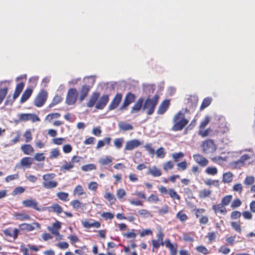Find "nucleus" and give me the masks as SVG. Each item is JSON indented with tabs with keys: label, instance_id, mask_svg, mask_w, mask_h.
I'll use <instances>...</instances> for the list:
<instances>
[{
	"label": "nucleus",
	"instance_id": "obj_1",
	"mask_svg": "<svg viewBox=\"0 0 255 255\" xmlns=\"http://www.w3.org/2000/svg\"><path fill=\"white\" fill-rule=\"evenodd\" d=\"M158 101L159 96L157 95H155L152 97H148L143 101L142 111H145L148 116L152 115L158 103Z\"/></svg>",
	"mask_w": 255,
	"mask_h": 255
},
{
	"label": "nucleus",
	"instance_id": "obj_2",
	"mask_svg": "<svg viewBox=\"0 0 255 255\" xmlns=\"http://www.w3.org/2000/svg\"><path fill=\"white\" fill-rule=\"evenodd\" d=\"M174 125L172 127V130L179 131L182 130L188 123V121L184 118V114L179 112L174 117Z\"/></svg>",
	"mask_w": 255,
	"mask_h": 255
},
{
	"label": "nucleus",
	"instance_id": "obj_3",
	"mask_svg": "<svg viewBox=\"0 0 255 255\" xmlns=\"http://www.w3.org/2000/svg\"><path fill=\"white\" fill-rule=\"evenodd\" d=\"M54 173H47L42 175V186L46 189H52L56 187L58 182L53 179L55 177Z\"/></svg>",
	"mask_w": 255,
	"mask_h": 255
},
{
	"label": "nucleus",
	"instance_id": "obj_4",
	"mask_svg": "<svg viewBox=\"0 0 255 255\" xmlns=\"http://www.w3.org/2000/svg\"><path fill=\"white\" fill-rule=\"evenodd\" d=\"M47 97L48 93L45 90H41L34 100V105L37 107H42L46 102Z\"/></svg>",
	"mask_w": 255,
	"mask_h": 255
},
{
	"label": "nucleus",
	"instance_id": "obj_5",
	"mask_svg": "<svg viewBox=\"0 0 255 255\" xmlns=\"http://www.w3.org/2000/svg\"><path fill=\"white\" fill-rule=\"evenodd\" d=\"M203 150L205 153H210L214 152L216 149V146L213 140L208 139L202 144Z\"/></svg>",
	"mask_w": 255,
	"mask_h": 255
},
{
	"label": "nucleus",
	"instance_id": "obj_6",
	"mask_svg": "<svg viewBox=\"0 0 255 255\" xmlns=\"http://www.w3.org/2000/svg\"><path fill=\"white\" fill-rule=\"evenodd\" d=\"M78 93L76 89H70L68 92L66 102L68 105H73L76 101Z\"/></svg>",
	"mask_w": 255,
	"mask_h": 255
},
{
	"label": "nucleus",
	"instance_id": "obj_7",
	"mask_svg": "<svg viewBox=\"0 0 255 255\" xmlns=\"http://www.w3.org/2000/svg\"><path fill=\"white\" fill-rule=\"evenodd\" d=\"M143 144V141H140L136 139L128 141L126 142L124 150H132Z\"/></svg>",
	"mask_w": 255,
	"mask_h": 255
},
{
	"label": "nucleus",
	"instance_id": "obj_8",
	"mask_svg": "<svg viewBox=\"0 0 255 255\" xmlns=\"http://www.w3.org/2000/svg\"><path fill=\"white\" fill-rule=\"evenodd\" d=\"M163 233L160 231L157 234V240H153L152 241V246L154 248L156 249H158L160 245L163 246L165 245V242H163Z\"/></svg>",
	"mask_w": 255,
	"mask_h": 255
},
{
	"label": "nucleus",
	"instance_id": "obj_9",
	"mask_svg": "<svg viewBox=\"0 0 255 255\" xmlns=\"http://www.w3.org/2000/svg\"><path fill=\"white\" fill-rule=\"evenodd\" d=\"M109 100V96L108 95H104L101 96L97 101L96 104V108L99 110L103 109Z\"/></svg>",
	"mask_w": 255,
	"mask_h": 255
},
{
	"label": "nucleus",
	"instance_id": "obj_10",
	"mask_svg": "<svg viewBox=\"0 0 255 255\" xmlns=\"http://www.w3.org/2000/svg\"><path fill=\"white\" fill-rule=\"evenodd\" d=\"M22 204L25 207L32 208L36 211H41V209L38 207V203L31 198L23 200Z\"/></svg>",
	"mask_w": 255,
	"mask_h": 255
},
{
	"label": "nucleus",
	"instance_id": "obj_11",
	"mask_svg": "<svg viewBox=\"0 0 255 255\" xmlns=\"http://www.w3.org/2000/svg\"><path fill=\"white\" fill-rule=\"evenodd\" d=\"M122 99V95L120 93L117 94L110 104L109 106V110L111 111L117 108L121 102Z\"/></svg>",
	"mask_w": 255,
	"mask_h": 255
},
{
	"label": "nucleus",
	"instance_id": "obj_12",
	"mask_svg": "<svg viewBox=\"0 0 255 255\" xmlns=\"http://www.w3.org/2000/svg\"><path fill=\"white\" fill-rule=\"evenodd\" d=\"M32 164V159L29 157H25L21 159L19 164H16L15 168H20L21 166L29 168L30 167Z\"/></svg>",
	"mask_w": 255,
	"mask_h": 255
},
{
	"label": "nucleus",
	"instance_id": "obj_13",
	"mask_svg": "<svg viewBox=\"0 0 255 255\" xmlns=\"http://www.w3.org/2000/svg\"><path fill=\"white\" fill-rule=\"evenodd\" d=\"M193 157L195 162L201 166H206L208 164V160L200 154H194Z\"/></svg>",
	"mask_w": 255,
	"mask_h": 255
},
{
	"label": "nucleus",
	"instance_id": "obj_14",
	"mask_svg": "<svg viewBox=\"0 0 255 255\" xmlns=\"http://www.w3.org/2000/svg\"><path fill=\"white\" fill-rule=\"evenodd\" d=\"M255 158L254 154L251 152L249 154L243 155L240 158L242 163L246 165L249 164L254 161Z\"/></svg>",
	"mask_w": 255,
	"mask_h": 255
},
{
	"label": "nucleus",
	"instance_id": "obj_15",
	"mask_svg": "<svg viewBox=\"0 0 255 255\" xmlns=\"http://www.w3.org/2000/svg\"><path fill=\"white\" fill-rule=\"evenodd\" d=\"M143 99L142 98H139L136 102L134 104L133 107L131 108V114L137 113L140 111L141 109L142 110L143 105Z\"/></svg>",
	"mask_w": 255,
	"mask_h": 255
},
{
	"label": "nucleus",
	"instance_id": "obj_16",
	"mask_svg": "<svg viewBox=\"0 0 255 255\" xmlns=\"http://www.w3.org/2000/svg\"><path fill=\"white\" fill-rule=\"evenodd\" d=\"M19 231L17 229H14L13 231L10 228L6 229L3 231V233L5 236L7 237H12L15 240L17 237Z\"/></svg>",
	"mask_w": 255,
	"mask_h": 255
},
{
	"label": "nucleus",
	"instance_id": "obj_17",
	"mask_svg": "<svg viewBox=\"0 0 255 255\" xmlns=\"http://www.w3.org/2000/svg\"><path fill=\"white\" fill-rule=\"evenodd\" d=\"M100 94L99 93L94 92L93 93L88 102L87 103V106L89 108H92L97 103V102L99 98Z\"/></svg>",
	"mask_w": 255,
	"mask_h": 255
},
{
	"label": "nucleus",
	"instance_id": "obj_18",
	"mask_svg": "<svg viewBox=\"0 0 255 255\" xmlns=\"http://www.w3.org/2000/svg\"><path fill=\"white\" fill-rule=\"evenodd\" d=\"M169 105L170 102L169 100H166L163 101L158 107L157 114L159 115L163 114L168 109Z\"/></svg>",
	"mask_w": 255,
	"mask_h": 255
},
{
	"label": "nucleus",
	"instance_id": "obj_19",
	"mask_svg": "<svg viewBox=\"0 0 255 255\" xmlns=\"http://www.w3.org/2000/svg\"><path fill=\"white\" fill-rule=\"evenodd\" d=\"M91 86L84 85L82 87L80 91L79 100L83 101L87 97Z\"/></svg>",
	"mask_w": 255,
	"mask_h": 255
},
{
	"label": "nucleus",
	"instance_id": "obj_20",
	"mask_svg": "<svg viewBox=\"0 0 255 255\" xmlns=\"http://www.w3.org/2000/svg\"><path fill=\"white\" fill-rule=\"evenodd\" d=\"M212 209L215 212L216 214L221 213L223 215H225L227 213V210L225 206L223 205L221 203L217 205H214L212 207Z\"/></svg>",
	"mask_w": 255,
	"mask_h": 255
},
{
	"label": "nucleus",
	"instance_id": "obj_21",
	"mask_svg": "<svg viewBox=\"0 0 255 255\" xmlns=\"http://www.w3.org/2000/svg\"><path fill=\"white\" fill-rule=\"evenodd\" d=\"M82 224L84 228L89 229L92 227L99 228L101 226V224L98 221H95L93 222H90L88 220L82 221Z\"/></svg>",
	"mask_w": 255,
	"mask_h": 255
},
{
	"label": "nucleus",
	"instance_id": "obj_22",
	"mask_svg": "<svg viewBox=\"0 0 255 255\" xmlns=\"http://www.w3.org/2000/svg\"><path fill=\"white\" fill-rule=\"evenodd\" d=\"M147 174H150L153 177H159L161 175V171L155 166H153L151 168H148Z\"/></svg>",
	"mask_w": 255,
	"mask_h": 255
},
{
	"label": "nucleus",
	"instance_id": "obj_23",
	"mask_svg": "<svg viewBox=\"0 0 255 255\" xmlns=\"http://www.w3.org/2000/svg\"><path fill=\"white\" fill-rule=\"evenodd\" d=\"M118 127L120 130L123 131H127L132 130L133 128V126L128 123L125 122H121L118 124Z\"/></svg>",
	"mask_w": 255,
	"mask_h": 255
},
{
	"label": "nucleus",
	"instance_id": "obj_24",
	"mask_svg": "<svg viewBox=\"0 0 255 255\" xmlns=\"http://www.w3.org/2000/svg\"><path fill=\"white\" fill-rule=\"evenodd\" d=\"M165 246L169 249L171 255H176L177 254V247L174 246V245L171 243L169 240L165 241Z\"/></svg>",
	"mask_w": 255,
	"mask_h": 255
},
{
	"label": "nucleus",
	"instance_id": "obj_25",
	"mask_svg": "<svg viewBox=\"0 0 255 255\" xmlns=\"http://www.w3.org/2000/svg\"><path fill=\"white\" fill-rule=\"evenodd\" d=\"M21 149L26 155H30L34 152V149L30 144H24L21 146Z\"/></svg>",
	"mask_w": 255,
	"mask_h": 255
},
{
	"label": "nucleus",
	"instance_id": "obj_26",
	"mask_svg": "<svg viewBox=\"0 0 255 255\" xmlns=\"http://www.w3.org/2000/svg\"><path fill=\"white\" fill-rule=\"evenodd\" d=\"M14 217L16 220L21 221L29 220L30 219V217L29 215L22 213H15L14 214Z\"/></svg>",
	"mask_w": 255,
	"mask_h": 255
},
{
	"label": "nucleus",
	"instance_id": "obj_27",
	"mask_svg": "<svg viewBox=\"0 0 255 255\" xmlns=\"http://www.w3.org/2000/svg\"><path fill=\"white\" fill-rule=\"evenodd\" d=\"M74 165L72 163L71 161L68 162L64 161V164L61 167V170L62 171H70L73 167Z\"/></svg>",
	"mask_w": 255,
	"mask_h": 255
},
{
	"label": "nucleus",
	"instance_id": "obj_28",
	"mask_svg": "<svg viewBox=\"0 0 255 255\" xmlns=\"http://www.w3.org/2000/svg\"><path fill=\"white\" fill-rule=\"evenodd\" d=\"M24 84L23 83H19L16 87L15 92L13 95V99L14 100L16 99L20 95L24 88Z\"/></svg>",
	"mask_w": 255,
	"mask_h": 255
},
{
	"label": "nucleus",
	"instance_id": "obj_29",
	"mask_svg": "<svg viewBox=\"0 0 255 255\" xmlns=\"http://www.w3.org/2000/svg\"><path fill=\"white\" fill-rule=\"evenodd\" d=\"M32 93V90L30 89H26L24 93H23L21 98H20V102L21 103L25 102L30 97Z\"/></svg>",
	"mask_w": 255,
	"mask_h": 255
},
{
	"label": "nucleus",
	"instance_id": "obj_30",
	"mask_svg": "<svg viewBox=\"0 0 255 255\" xmlns=\"http://www.w3.org/2000/svg\"><path fill=\"white\" fill-rule=\"evenodd\" d=\"M233 177V174L231 172H228L223 174L222 181L224 183H229L232 182Z\"/></svg>",
	"mask_w": 255,
	"mask_h": 255
},
{
	"label": "nucleus",
	"instance_id": "obj_31",
	"mask_svg": "<svg viewBox=\"0 0 255 255\" xmlns=\"http://www.w3.org/2000/svg\"><path fill=\"white\" fill-rule=\"evenodd\" d=\"M230 165L234 169H240L245 166L240 159L232 162Z\"/></svg>",
	"mask_w": 255,
	"mask_h": 255
},
{
	"label": "nucleus",
	"instance_id": "obj_32",
	"mask_svg": "<svg viewBox=\"0 0 255 255\" xmlns=\"http://www.w3.org/2000/svg\"><path fill=\"white\" fill-rule=\"evenodd\" d=\"M57 197L61 200L63 201H68L69 194L68 193L64 192H59L56 194Z\"/></svg>",
	"mask_w": 255,
	"mask_h": 255
},
{
	"label": "nucleus",
	"instance_id": "obj_33",
	"mask_svg": "<svg viewBox=\"0 0 255 255\" xmlns=\"http://www.w3.org/2000/svg\"><path fill=\"white\" fill-rule=\"evenodd\" d=\"M211 191L206 189H203L199 192V197L200 198L208 197L211 194Z\"/></svg>",
	"mask_w": 255,
	"mask_h": 255
},
{
	"label": "nucleus",
	"instance_id": "obj_34",
	"mask_svg": "<svg viewBox=\"0 0 255 255\" xmlns=\"http://www.w3.org/2000/svg\"><path fill=\"white\" fill-rule=\"evenodd\" d=\"M20 229L22 230H26L27 231H31L34 229V227L31 225L26 223L21 224L19 225Z\"/></svg>",
	"mask_w": 255,
	"mask_h": 255
},
{
	"label": "nucleus",
	"instance_id": "obj_35",
	"mask_svg": "<svg viewBox=\"0 0 255 255\" xmlns=\"http://www.w3.org/2000/svg\"><path fill=\"white\" fill-rule=\"evenodd\" d=\"M96 169V166L93 163L86 164L81 167V169L85 172L95 170Z\"/></svg>",
	"mask_w": 255,
	"mask_h": 255
},
{
	"label": "nucleus",
	"instance_id": "obj_36",
	"mask_svg": "<svg viewBox=\"0 0 255 255\" xmlns=\"http://www.w3.org/2000/svg\"><path fill=\"white\" fill-rule=\"evenodd\" d=\"M176 217L181 222H185L188 219L187 216L181 211L177 213Z\"/></svg>",
	"mask_w": 255,
	"mask_h": 255
},
{
	"label": "nucleus",
	"instance_id": "obj_37",
	"mask_svg": "<svg viewBox=\"0 0 255 255\" xmlns=\"http://www.w3.org/2000/svg\"><path fill=\"white\" fill-rule=\"evenodd\" d=\"M135 99V95L129 92L127 94L124 100L130 104L134 101Z\"/></svg>",
	"mask_w": 255,
	"mask_h": 255
},
{
	"label": "nucleus",
	"instance_id": "obj_38",
	"mask_svg": "<svg viewBox=\"0 0 255 255\" xmlns=\"http://www.w3.org/2000/svg\"><path fill=\"white\" fill-rule=\"evenodd\" d=\"M112 162V158L110 156H106L99 160V163L102 165H108Z\"/></svg>",
	"mask_w": 255,
	"mask_h": 255
},
{
	"label": "nucleus",
	"instance_id": "obj_39",
	"mask_svg": "<svg viewBox=\"0 0 255 255\" xmlns=\"http://www.w3.org/2000/svg\"><path fill=\"white\" fill-rule=\"evenodd\" d=\"M124 142V138H116L114 140V143L115 147L118 148L120 149L122 147L123 143Z\"/></svg>",
	"mask_w": 255,
	"mask_h": 255
},
{
	"label": "nucleus",
	"instance_id": "obj_40",
	"mask_svg": "<svg viewBox=\"0 0 255 255\" xmlns=\"http://www.w3.org/2000/svg\"><path fill=\"white\" fill-rule=\"evenodd\" d=\"M60 151L58 148H53L50 152V158H56L60 155Z\"/></svg>",
	"mask_w": 255,
	"mask_h": 255
},
{
	"label": "nucleus",
	"instance_id": "obj_41",
	"mask_svg": "<svg viewBox=\"0 0 255 255\" xmlns=\"http://www.w3.org/2000/svg\"><path fill=\"white\" fill-rule=\"evenodd\" d=\"M62 101V98L60 96L56 95L53 100L51 103L49 105V107L52 108L54 106L58 104V103H60Z\"/></svg>",
	"mask_w": 255,
	"mask_h": 255
},
{
	"label": "nucleus",
	"instance_id": "obj_42",
	"mask_svg": "<svg viewBox=\"0 0 255 255\" xmlns=\"http://www.w3.org/2000/svg\"><path fill=\"white\" fill-rule=\"evenodd\" d=\"M8 89L7 88H4L0 89V105L2 103L7 93Z\"/></svg>",
	"mask_w": 255,
	"mask_h": 255
},
{
	"label": "nucleus",
	"instance_id": "obj_43",
	"mask_svg": "<svg viewBox=\"0 0 255 255\" xmlns=\"http://www.w3.org/2000/svg\"><path fill=\"white\" fill-rule=\"evenodd\" d=\"M232 199V195H227V196H225L224 198H223V199H222V201H221V203L225 206H226L228 205H229V204L231 201Z\"/></svg>",
	"mask_w": 255,
	"mask_h": 255
},
{
	"label": "nucleus",
	"instance_id": "obj_44",
	"mask_svg": "<svg viewBox=\"0 0 255 255\" xmlns=\"http://www.w3.org/2000/svg\"><path fill=\"white\" fill-rule=\"evenodd\" d=\"M231 225L232 228L234 229L236 232L240 233L242 232L241 225L239 223L237 222H231Z\"/></svg>",
	"mask_w": 255,
	"mask_h": 255
},
{
	"label": "nucleus",
	"instance_id": "obj_45",
	"mask_svg": "<svg viewBox=\"0 0 255 255\" xmlns=\"http://www.w3.org/2000/svg\"><path fill=\"white\" fill-rule=\"evenodd\" d=\"M60 116L61 115L57 113L50 114L46 117L45 120L48 121L49 122H50L53 119L58 118L60 117Z\"/></svg>",
	"mask_w": 255,
	"mask_h": 255
},
{
	"label": "nucleus",
	"instance_id": "obj_46",
	"mask_svg": "<svg viewBox=\"0 0 255 255\" xmlns=\"http://www.w3.org/2000/svg\"><path fill=\"white\" fill-rule=\"evenodd\" d=\"M84 194V190L81 185H77L74 190V194L81 196Z\"/></svg>",
	"mask_w": 255,
	"mask_h": 255
},
{
	"label": "nucleus",
	"instance_id": "obj_47",
	"mask_svg": "<svg viewBox=\"0 0 255 255\" xmlns=\"http://www.w3.org/2000/svg\"><path fill=\"white\" fill-rule=\"evenodd\" d=\"M206 172L208 174L214 175L217 173L218 170L215 167H208L206 169Z\"/></svg>",
	"mask_w": 255,
	"mask_h": 255
},
{
	"label": "nucleus",
	"instance_id": "obj_48",
	"mask_svg": "<svg viewBox=\"0 0 255 255\" xmlns=\"http://www.w3.org/2000/svg\"><path fill=\"white\" fill-rule=\"evenodd\" d=\"M210 121V118L209 116H206L205 118V119H204V120H203L201 124H200V129H203V128H204L209 123Z\"/></svg>",
	"mask_w": 255,
	"mask_h": 255
},
{
	"label": "nucleus",
	"instance_id": "obj_49",
	"mask_svg": "<svg viewBox=\"0 0 255 255\" xmlns=\"http://www.w3.org/2000/svg\"><path fill=\"white\" fill-rule=\"evenodd\" d=\"M168 194L171 198L180 200V196L177 194V192L173 189H169L168 190Z\"/></svg>",
	"mask_w": 255,
	"mask_h": 255
},
{
	"label": "nucleus",
	"instance_id": "obj_50",
	"mask_svg": "<svg viewBox=\"0 0 255 255\" xmlns=\"http://www.w3.org/2000/svg\"><path fill=\"white\" fill-rule=\"evenodd\" d=\"M218 252L226 255L230 252V249L226 246H222L219 248Z\"/></svg>",
	"mask_w": 255,
	"mask_h": 255
},
{
	"label": "nucleus",
	"instance_id": "obj_51",
	"mask_svg": "<svg viewBox=\"0 0 255 255\" xmlns=\"http://www.w3.org/2000/svg\"><path fill=\"white\" fill-rule=\"evenodd\" d=\"M23 136L25 138V141L26 142H30L32 139V134L30 130H27L23 134Z\"/></svg>",
	"mask_w": 255,
	"mask_h": 255
},
{
	"label": "nucleus",
	"instance_id": "obj_52",
	"mask_svg": "<svg viewBox=\"0 0 255 255\" xmlns=\"http://www.w3.org/2000/svg\"><path fill=\"white\" fill-rule=\"evenodd\" d=\"M138 214L144 218H147L149 216H151L150 212L145 209H140L138 211Z\"/></svg>",
	"mask_w": 255,
	"mask_h": 255
},
{
	"label": "nucleus",
	"instance_id": "obj_53",
	"mask_svg": "<svg viewBox=\"0 0 255 255\" xmlns=\"http://www.w3.org/2000/svg\"><path fill=\"white\" fill-rule=\"evenodd\" d=\"M184 156V153L181 152L172 154V157L175 162H177L180 159L182 158Z\"/></svg>",
	"mask_w": 255,
	"mask_h": 255
},
{
	"label": "nucleus",
	"instance_id": "obj_54",
	"mask_svg": "<svg viewBox=\"0 0 255 255\" xmlns=\"http://www.w3.org/2000/svg\"><path fill=\"white\" fill-rule=\"evenodd\" d=\"M196 249L199 253H202L205 255L209 253L208 250L205 247L203 246H198L196 247Z\"/></svg>",
	"mask_w": 255,
	"mask_h": 255
},
{
	"label": "nucleus",
	"instance_id": "obj_55",
	"mask_svg": "<svg viewBox=\"0 0 255 255\" xmlns=\"http://www.w3.org/2000/svg\"><path fill=\"white\" fill-rule=\"evenodd\" d=\"M70 205L76 210H78L81 206L82 203L78 200H74L70 202Z\"/></svg>",
	"mask_w": 255,
	"mask_h": 255
},
{
	"label": "nucleus",
	"instance_id": "obj_56",
	"mask_svg": "<svg viewBox=\"0 0 255 255\" xmlns=\"http://www.w3.org/2000/svg\"><path fill=\"white\" fill-rule=\"evenodd\" d=\"M174 164L171 161H167L163 164V169L165 171L171 170L173 168Z\"/></svg>",
	"mask_w": 255,
	"mask_h": 255
},
{
	"label": "nucleus",
	"instance_id": "obj_57",
	"mask_svg": "<svg viewBox=\"0 0 255 255\" xmlns=\"http://www.w3.org/2000/svg\"><path fill=\"white\" fill-rule=\"evenodd\" d=\"M255 182V178L253 176H247L245 180H244V184L246 185H252Z\"/></svg>",
	"mask_w": 255,
	"mask_h": 255
},
{
	"label": "nucleus",
	"instance_id": "obj_58",
	"mask_svg": "<svg viewBox=\"0 0 255 255\" xmlns=\"http://www.w3.org/2000/svg\"><path fill=\"white\" fill-rule=\"evenodd\" d=\"M205 183L207 185H214L215 187H219V181L217 180H212L211 179H208L205 181Z\"/></svg>",
	"mask_w": 255,
	"mask_h": 255
},
{
	"label": "nucleus",
	"instance_id": "obj_59",
	"mask_svg": "<svg viewBox=\"0 0 255 255\" xmlns=\"http://www.w3.org/2000/svg\"><path fill=\"white\" fill-rule=\"evenodd\" d=\"M211 102V99L210 98H206L204 99L202 105L200 107L201 110H203L205 108L207 107Z\"/></svg>",
	"mask_w": 255,
	"mask_h": 255
},
{
	"label": "nucleus",
	"instance_id": "obj_60",
	"mask_svg": "<svg viewBox=\"0 0 255 255\" xmlns=\"http://www.w3.org/2000/svg\"><path fill=\"white\" fill-rule=\"evenodd\" d=\"M157 157L158 158H162L165 155V152L163 147L159 148L156 151Z\"/></svg>",
	"mask_w": 255,
	"mask_h": 255
},
{
	"label": "nucleus",
	"instance_id": "obj_61",
	"mask_svg": "<svg viewBox=\"0 0 255 255\" xmlns=\"http://www.w3.org/2000/svg\"><path fill=\"white\" fill-rule=\"evenodd\" d=\"M144 148L145 149L148 151V153L153 155L155 153V151L153 148L152 147V144L151 143H147L144 145Z\"/></svg>",
	"mask_w": 255,
	"mask_h": 255
},
{
	"label": "nucleus",
	"instance_id": "obj_62",
	"mask_svg": "<svg viewBox=\"0 0 255 255\" xmlns=\"http://www.w3.org/2000/svg\"><path fill=\"white\" fill-rule=\"evenodd\" d=\"M83 160V157L76 155L73 156L71 159V162L74 165V163H80Z\"/></svg>",
	"mask_w": 255,
	"mask_h": 255
},
{
	"label": "nucleus",
	"instance_id": "obj_63",
	"mask_svg": "<svg viewBox=\"0 0 255 255\" xmlns=\"http://www.w3.org/2000/svg\"><path fill=\"white\" fill-rule=\"evenodd\" d=\"M51 208L53 212L57 213V214H60L62 212V207L57 204L53 205L51 206Z\"/></svg>",
	"mask_w": 255,
	"mask_h": 255
},
{
	"label": "nucleus",
	"instance_id": "obj_64",
	"mask_svg": "<svg viewBox=\"0 0 255 255\" xmlns=\"http://www.w3.org/2000/svg\"><path fill=\"white\" fill-rule=\"evenodd\" d=\"M126 195V192L124 189H119L117 190V196L119 199H120V200L122 199Z\"/></svg>",
	"mask_w": 255,
	"mask_h": 255
}]
</instances>
